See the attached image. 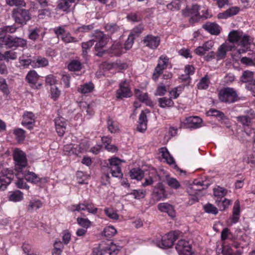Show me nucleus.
I'll return each mask as SVG.
<instances>
[{"label":"nucleus","instance_id":"f257e3e1","mask_svg":"<svg viewBox=\"0 0 255 255\" xmlns=\"http://www.w3.org/2000/svg\"><path fill=\"white\" fill-rule=\"evenodd\" d=\"M93 37H94V42H96L95 46V50L97 52L96 55L101 57L106 52L104 48L107 44L109 39L103 32L99 30H96L93 33Z\"/></svg>","mask_w":255,"mask_h":255},{"label":"nucleus","instance_id":"f03ea898","mask_svg":"<svg viewBox=\"0 0 255 255\" xmlns=\"http://www.w3.org/2000/svg\"><path fill=\"white\" fill-rule=\"evenodd\" d=\"M219 100L224 103H233L238 100L236 92L232 88L222 89L218 94Z\"/></svg>","mask_w":255,"mask_h":255},{"label":"nucleus","instance_id":"7ed1b4c3","mask_svg":"<svg viewBox=\"0 0 255 255\" xmlns=\"http://www.w3.org/2000/svg\"><path fill=\"white\" fill-rule=\"evenodd\" d=\"M12 16L16 23L22 25L26 24L31 19L29 11L19 7L13 9Z\"/></svg>","mask_w":255,"mask_h":255},{"label":"nucleus","instance_id":"20e7f679","mask_svg":"<svg viewBox=\"0 0 255 255\" xmlns=\"http://www.w3.org/2000/svg\"><path fill=\"white\" fill-rule=\"evenodd\" d=\"M13 156L15 163V169L20 172L27 164L26 155L22 150L16 149L13 152Z\"/></svg>","mask_w":255,"mask_h":255},{"label":"nucleus","instance_id":"39448f33","mask_svg":"<svg viewBox=\"0 0 255 255\" xmlns=\"http://www.w3.org/2000/svg\"><path fill=\"white\" fill-rule=\"evenodd\" d=\"M199 6L193 4L191 7H186L182 10V14L187 17H190L189 22L193 24L198 22L201 19L200 14L199 12Z\"/></svg>","mask_w":255,"mask_h":255},{"label":"nucleus","instance_id":"423d86ee","mask_svg":"<svg viewBox=\"0 0 255 255\" xmlns=\"http://www.w3.org/2000/svg\"><path fill=\"white\" fill-rule=\"evenodd\" d=\"M180 234V232L176 231L170 232L166 234L162 237L161 243L158 245L159 247L162 249L171 247L173 245V243L178 238Z\"/></svg>","mask_w":255,"mask_h":255},{"label":"nucleus","instance_id":"0eeeda50","mask_svg":"<svg viewBox=\"0 0 255 255\" xmlns=\"http://www.w3.org/2000/svg\"><path fill=\"white\" fill-rule=\"evenodd\" d=\"M109 168L113 176L121 178L123 176L120 165L122 160L117 157H114L109 159Z\"/></svg>","mask_w":255,"mask_h":255},{"label":"nucleus","instance_id":"6e6552de","mask_svg":"<svg viewBox=\"0 0 255 255\" xmlns=\"http://www.w3.org/2000/svg\"><path fill=\"white\" fill-rule=\"evenodd\" d=\"M144 45L150 49L155 50L157 48L160 43V38L158 36L148 34L142 40Z\"/></svg>","mask_w":255,"mask_h":255},{"label":"nucleus","instance_id":"1a4fd4ad","mask_svg":"<svg viewBox=\"0 0 255 255\" xmlns=\"http://www.w3.org/2000/svg\"><path fill=\"white\" fill-rule=\"evenodd\" d=\"M129 86V83L126 80L121 82L119 86L120 88L116 92V97L118 99H123L130 97L131 92Z\"/></svg>","mask_w":255,"mask_h":255},{"label":"nucleus","instance_id":"9d476101","mask_svg":"<svg viewBox=\"0 0 255 255\" xmlns=\"http://www.w3.org/2000/svg\"><path fill=\"white\" fill-rule=\"evenodd\" d=\"M168 61L169 59L166 56L162 55L159 57L158 63L155 68V72L152 75V78L154 80H157L162 71L167 67Z\"/></svg>","mask_w":255,"mask_h":255},{"label":"nucleus","instance_id":"9b49d317","mask_svg":"<svg viewBox=\"0 0 255 255\" xmlns=\"http://www.w3.org/2000/svg\"><path fill=\"white\" fill-rule=\"evenodd\" d=\"M176 249L179 255H191L192 254L190 244L184 240L178 241L176 246Z\"/></svg>","mask_w":255,"mask_h":255},{"label":"nucleus","instance_id":"f8f14e48","mask_svg":"<svg viewBox=\"0 0 255 255\" xmlns=\"http://www.w3.org/2000/svg\"><path fill=\"white\" fill-rule=\"evenodd\" d=\"M153 195L155 200L157 201H159L166 197L165 187L162 183L159 182L154 186Z\"/></svg>","mask_w":255,"mask_h":255},{"label":"nucleus","instance_id":"ddd939ff","mask_svg":"<svg viewBox=\"0 0 255 255\" xmlns=\"http://www.w3.org/2000/svg\"><path fill=\"white\" fill-rule=\"evenodd\" d=\"M55 128L59 136H62L66 130L67 126L66 120L62 117H58L54 120Z\"/></svg>","mask_w":255,"mask_h":255},{"label":"nucleus","instance_id":"4468645a","mask_svg":"<svg viewBox=\"0 0 255 255\" xmlns=\"http://www.w3.org/2000/svg\"><path fill=\"white\" fill-rule=\"evenodd\" d=\"M233 45H230L227 42L222 44L218 49L216 53L217 60L223 59L225 58L227 52L230 51L233 48Z\"/></svg>","mask_w":255,"mask_h":255},{"label":"nucleus","instance_id":"2eb2a0df","mask_svg":"<svg viewBox=\"0 0 255 255\" xmlns=\"http://www.w3.org/2000/svg\"><path fill=\"white\" fill-rule=\"evenodd\" d=\"M35 123V116L34 114L30 112H25L23 115V120L22 125L25 126L27 128L30 129L32 128V125Z\"/></svg>","mask_w":255,"mask_h":255},{"label":"nucleus","instance_id":"dca6fc26","mask_svg":"<svg viewBox=\"0 0 255 255\" xmlns=\"http://www.w3.org/2000/svg\"><path fill=\"white\" fill-rule=\"evenodd\" d=\"M149 112L148 110L142 111L139 117L138 125L137 127V130L140 132H144L147 128V118L146 113Z\"/></svg>","mask_w":255,"mask_h":255},{"label":"nucleus","instance_id":"f3484780","mask_svg":"<svg viewBox=\"0 0 255 255\" xmlns=\"http://www.w3.org/2000/svg\"><path fill=\"white\" fill-rule=\"evenodd\" d=\"M214 42L209 40L204 43L202 46L197 47L195 49V53L199 56L204 55L206 52L209 51L214 46Z\"/></svg>","mask_w":255,"mask_h":255},{"label":"nucleus","instance_id":"a211bd4d","mask_svg":"<svg viewBox=\"0 0 255 255\" xmlns=\"http://www.w3.org/2000/svg\"><path fill=\"white\" fill-rule=\"evenodd\" d=\"M76 0H60L57 4V7L66 12H70L72 9L73 4Z\"/></svg>","mask_w":255,"mask_h":255},{"label":"nucleus","instance_id":"6ab92c4d","mask_svg":"<svg viewBox=\"0 0 255 255\" xmlns=\"http://www.w3.org/2000/svg\"><path fill=\"white\" fill-rule=\"evenodd\" d=\"M15 37L10 35L0 37V45L1 46L5 45L8 48H12L15 46Z\"/></svg>","mask_w":255,"mask_h":255},{"label":"nucleus","instance_id":"aec40b11","mask_svg":"<svg viewBox=\"0 0 255 255\" xmlns=\"http://www.w3.org/2000/svg\"><path fill=\"white\" fill-rule=\"evenodd\" d=\"M158 209L162 212L166 213L171 217H175L173 207L167 203H161L158 205Z\"/></svg>","mask_w":255,"mask_h":255},{"label":"nucleus","instance_id":"412c9836","mask_svg":"<svg viewBox=\"0 0 255 255\" xmlns=\"http://www.w3.org/2000/svg\"><path fill=\"white\" fill-rule=\"evenodd\" d=\"M203 189L202 185L198 182L197 183H194L189 186L187 188V191L190 195L197 196Z\"/></svg>","mask_w":255,"mask_h":255},{"label":"nucleus","instance_id":"4be33fe9","mask_svg":"<svg viewBox=\"0 0 255 255\" xmlns=\"http://www.w3.org/2000/svg\"><path fill=\"white\" fill-rule=\"evenodd\" d=\"M202 27L212 35H217L220 33L219 26L215 23L207 22Z\"/></svg>","mask_w":255,"mask_h":255},{"label":"nucleus","instance_id":"5701e85b","mask_svg":"<svg viewBox=\"0 0 255 255\" xmlns=\"http://www.w3.org/2000/svg\"><path fill=\"white\" fill-rule=\"evenodd\" d=\"M239 11L238 7H232L225 11L223 12L219 13L218 17L220 19H226L229 17L237 14Z\"/></svg>","mask_w":255,"mask_h":255},{"label":"nucleus","instance_id":"b1692460","mask_svg":"<svg viewBox=\"0 0 255 255\" xmlns=\"http://www.w3.org/2000/svg\"><path fill=\"white\" fill-rule=\"evenodd\" d=\"M14 177V173L12 169L9 168L3 169L0 173V178L7 181V183H11Z\"/></svg>","mask_w":255,"mask_h":255},{"label":"nucleus","instance_id":"393cba45","mask_svg":"<svg viewBox=\"0 0 255 255\" xmlns=\"http://www.w3.org/2000/svg\"><path fill=\"white\" fill-rule=\"evenodd\" d=\"M240 214V202L238 200L235 202L233 210V215L231 219L232 223L235 224L239 221Z\"/></svg>","mask_w":255,"mask_h":255},{"label":"nucleus","instance_id":"a878e982","mask_svg":"<svg viewBox=\"0 0 255 255\" xmlns=\"http://www.w3.org/2000/svg\"><path fill=\"white\" fill-rule=\"evenodd\" d=\"M89 145L87 142H82L79 145H74L71 147L72 152L76 155L84 152L88 149Z\"/></svg>","mask_w":255,"mask_h":255},{"label":"nucleus","instance_id":"bb28decb","mask_svg":"<svg viewBox=\"0 0 255 255\" xmlns=\"http://www.w3.org/2000/svg\"><path fill=\"white\" fill-rule=\"evenodd\" d=\"M42 206L41 201L38 199H32L29 202L27 206V210L28 212H31L33 210L40 208Z\"/></svg>","mask_w":255,"mask_h":255},{"label":"nucleus","instance_id":"cd10ccee","mask_svg":"<svg viewBox=\"0 0 255 255\" xmlns=\"http://www.w3.org/2000/svg\"><path fill=\"white\" fill-rule=\"evenodd\" d=\"M166 184L172 189H178L181 187L179 182L175 178L166 176Z\"/></svg>","mask_w":255,"mask_h":255},{"label":"nucleus","instance_id":"c85d7f7f","mask_svg":"<svg viewBox=\"0 0 255 255\" xmlns=\"http://www.w3.org/2000/svg\"><path fill=\"white\" fill-rule=\"evenodd\" d=\"M160 152L162 157L165 159L169 164H174L175 161L172 156H171L167 149L166 147H162L160 149Z\"/></svg>","mask_w":255,"mask_h":255},{"label":"nucleus","instance_id":"c756f323","mask_svg":"<svg viewBox=\"0 0 255 255\" xmlns=\"http://www.w3.org/2000/svg\"><path fill=\"white\" fill-rule=\"evenodd\" d=\"M17 53L15 51L10 50L5 51L4 54L0 55V60L8 61L9 60H15L17 58Z\"/></svg>","mask_w":255,"mask_h":255},{"label":"nucleus","instance_id":"7c9ffc66","mask_svg":"<svg viewBox=\"0 0 255 255\" xmlns=\"http://www.w3.org/2000/svg\"><path fill=\"white\" fill-rule=\"evenodd\" d=\"M23 198V193L19 190H16L11 192L8 197V200L14 202L20 201Z\"/></svg>","mask_w":255,"mask_h":255},{"label":"nucleus","instance_id":"2f4dec72","mask_svg":"<svg viewBox=\"0 0 255 255\" xmlns=\"http://www.w3.org/2000/svg\"><path fill=\"white\" fill-rule=\"evenodd\" d=\"M107 127L108 130L111 133H117L119 131V128L117 122L112 120L110 117L107 120Z\"/></svg>","mask_w":255,"mask_h":255},{"label":"nucleus","instance_id":"473e14b6","mask_svg":"<svg viewBox=\"0 0 255 255\" xmlns=\"http://www.w3.org/2000/svg\"><path fill=\"white\" fill-rule=\"evenodd\" d=\"M124 48L122 47L121 44L119 42H115L111 47V53L116 56H119L125 52Z\"/></svg>","mask_w":255,"mask_h":255},{"label":"nucleus","instance_id":"72a5a7b5","mask_svg":"<svg viewBox=\"0 0 255 255\" xmlns=\"http://www.w3.org/2000/svg\"><path fill=\"white\" fill-rule=\"evenodd\" d=\"M187 122L190 124L191 127L193 128H196L200 127L202 120L198 117H190L187 119Z\"/></svg>","mask_w":255,"mask_h":255},{"label":"nucleus","instance_id":"f704fd0d","mask_svg":"<svg viewBox=\"0 0 255 255\" xmlns=\"http://www.w3.org/2000/svg\"><path fill=\"white\" fill-rule=\"evenodd\" d=\"M150 176L145 179V181L142 183V186L144 187L151 185L157 178V175L156 170L152 169L151 170Z\"/></svg>","mask_w":255,"mask_h":255},{"label":"nucleus","instance_id":"c9c22d12","mask_svg":"<svg viewBox=\"0 0 255 255\" xmlns=\"http://www.w3.org/2000/svg\"><path fill=\"white\" fill-rule=\"evenodd\" d=\"M241 39V35L239 32L236 30L231 31L228 35V40L232 43H238Z\"/></svg>","mask_w":255,"mask_h":255},{"label":"nucleus","instance_id":"e433bc0d","mask_svg":"<svg viewBox=\"0 0 255 255\" xmlns=\"http://www.w3.org/2000/svg\"><path fill=\"white\" fill-rule=\"evenodd\" d=\"M94 86L92 83L84 84L81 85L78 91L83 94H87L92 92L94 89Z\"/></svg>","mask_w":255,"mask_h":255},{"label":"nucleus","instance_id":"4c0bfd02","mask_svg":"<svg viewBox=\"0 0 255 255\" xmlns=\"http://www.w3.org/2000/svg\"><path fill=\"white\" fill-rule=\"evenodd\" d=\"M24 178L26 180L33 183H36L40 181V178L33 172H27L24 175Z\"/></svg>","mask_w":255,"mask_h":255},{"label":"nucleus","instance_id":"58836bf2","mask_svg":"<svg viewBox=\"0 0 255 255\" xmlns=\"http://www.w3.org/2000/svg\"><path fill=\"white\" fill-rule=\"evenodd\" d=\"M143 176L142 170L139 168H133L130 171V176L131 179L137 180H141Z\"/></svg>","mask_w":255,"mask_h":255},{"label":"nucleus","instance_id":"ea45409f","mask_svg":"<svg viewBox=\"0 0 255 255\" xmlns=\"http://www.w3.org/2000/svg\"><path fill=\"white\" fill-rule=\"evenodd\" d=\"M207 115L208 116H214L217 117L220 120H223L226 118L224 114L216 109H211L207 112Z\"/></svg>","mask_w":255,"mask_h":255},{"label":"nucleus","instance_id":"a19ab883","mask_svg":"<svg viewBox=\"0 0 255 255\" xmlns=\"http://www.w3.org/2000/svg\"><path fill=\"white\" fill-rule=\"evenodd\" d=\"M38 75L34 70H30L27 74L26 79L29 83L35 84L38 79Z\"/></svg>","mask_w":255,"mask_h":255},{"label":"nucleus","instance_id":"79ce46f5","mask_svg":"<svg viewBox=\"0 0 255 255\" xmlns=\"http://www.w3.org/2000/svg\"><path fill=\"white\" fill-rule=\"evenodd\" d=\"M159 106L161 108H164L166 107H172L174 103L170 98L163 97L158 99Z\"/></svg>","mask_w":255,"mask_h":255},{"label":"nucleus","instance_id":"37998d69","mask_svg":"<svg viewBox=\"0 0 255 255\" xmlns=\"http://www.w3.org/2000/svg\"><path fill=\"white\" fill-rule=\"evenodd\" d=\"M68 68L70 71H78L82 68L81 63L76 60H73L69 64Z\"/></svg>","mask_w":255,"mask_h":255},{"label":"nucleus","instance_id":"c03bdc74","mask_svg":"<svg viewBox=\"0 0 255 255\" xmlns=\"http://www.w3.org/2000/svg\"><path fill=\"white\" fill-rule=\"evenodd\" d=\"M216 202L219 210L220 211H224L229 207L231 203V201L225 198L223 200L221 199L217 200Z\"/></svg>","mask_w":255,"mask_h":255},{"label":"nucleus","instance_id":"a18cd8bd","mask_svg":"<svg viewBox=\"0 0 255 255\" xmlns=\"http://www.w3.org/2000/svg\"><path fill=\"white\" fill-rule=\"evenodd\" d=\"M105 28L107 31L111 34L118 32L120 29V27L114 23H107L105 25Z\"/></svg>","mask_w":255,"mask_h":255},{"label":"nucleus","instance_id":"49530a36","mask_svg":"<svg viewBox=\"0 0 255 255\" xmlns=\"http://www.w3.org/2000/svg\"><path fill=\"white\" fill-rule=\"evenodd\" d=\"M209 78L207 75H205L199 81L197 85L198 88L200 90L206 89L209 87Z\"/></svg>","mask_w":255,"mask_h":255},{"label":"nucleus","instance_id":"de8ad7c7","mask_svg":"<svg viewBox=\"0 0 255 255\" xmlns=\"http://www.w3.org/2000/svg\"><path fill=\"white\" fill-rule=\"evenodd\" d=\"M253 78V72L248 70L245 71L240 78L242 82L246 83L252 81Z\"/></svg>","mask_w":255,"mask_h":255},{"label":"nucleus","instance_id":"09e8293b","mask_svg":"<svg viewBox=\"0 0 255 255\" xmlns=\"http://www.w3.org/2000/svg\"><path fill=\"white\" fill-rule=\"evenodd\" d=\"M227 190L222 187H218L214 189V195L217 197L218 199H222L227 194Z\"/></svg>","mask_w":255,"mask_h":255},{"label":"nucleus","instance_id":"8fccbe9b","mask_svg":"<svg viewBox=\"0 0 255 255\" xmlns=\"http://www.w3.org/2000/svg\"><path fill=\"white\" fill-rule=\"evenodd\" d=\"M135 96L140 101L145 102L147 104L149 102L148 95L146 93H142L139 90L135 91Z\"/></svg>","mask_w":255,"mask_h":255},{"label":"nucleus","instance_id":"3c124183","mask_svg":"<svg viewBox=\"0 0 255 255\" xmlns=\"http://www.w3.org/2000/svg\"><path fill=\"white\" fill-rule=\"evenodd\" d=\"M61 39L62 40L66 43H76L78 42V40L74 37L71 36V34L69 32L66 33L63 35L61 36Z\"/></svg>","mask_w":255,"mask_h":255},{"label":"nucleus","instance_id":"603ef678","mask_svg":"<svg viewBox=\"0 0 255 255\" xmlns=\"http://www.w3.org/2000/svg\"><path fill=\"white\" fill-rule=\"evenodd\" d=\"M29 34L28 37L30 39L32 40H36L39 36V32L40 29L38 28H35L34 29H30L28 30Z\"/></svg>","mask_w":255,"mask_h":255},{"label":"nucleus","instance_id":"864d4df0","mask_svg":"<svg viewBox=\"0 0 255 255\" xmlns=\"http://www.w3.org/2000/svg\"><path fill=\"white\" fill-rule=\"evenodd\" d=\"M104 212L106 215L111 219L118 220L119 219V215L117 212L112 208H105L104 209Z\"/></svg>","mask_w":255,"mask_h":255},{"label":"nucleus","instance_id":"5fc2aeb1","mask_svg":"<svg viewBox=\"0 0 255 255\" xmlns=\"http://www.w3.org/2000/svg\"><path fill=\"white\" fill-rule=\"evenodd\" d=\"M117 233L116 229L113 226H108L105 228L104 235L107 238H112Z\"/></svg>","mask_w":255,"mask_h":255},{"label":"nucleus","instance_id":"6e6d98bb","mask_svg":"<svg viewBox=\"0 0 255 255\" xmlns=\"http://www.w3.org/2000/svg\"><path fill=\"white\" fill-rule=\"evenodd\" d=\"M94 28V24H91L89 25H83L82 26L78 27L76 30L75 32L78 33V32H88L90 31L91 30H93Z\"/></svg>","mask_w":255,"mask_h":255},{"label":"nucleus","instance_id":"4d7b16f0","mask_svg":"<svg viewBox=\"0 0 255 255\" xmlns=\"http://www.w3.org/2000/svg\"><path fill=\"white\" fill-rule=\"evenodd\" d=\"M78 224L81 227L86 228H88L91 224V222L88 219L83 218H78L77 219Z\"/></svg>","mask_w":255,"mask_h":255},{"label":"nucleus","instance_id":"13d9d810","mask_svg":"<svg viewBox=\"0 0 255 255\" xmlns=\"http://www.w3.org/2000/svg\"><path fill=\"white\" fill-rule=\"evenodd\" d=\"M236 119L238 122L245 126H249L251 123L249 118L246 115L238 116Z\"/></svg>","mask_w":255,"mask_h":255},{"label":"nucleus","instance_id":"bf43d9fd","mask_svg":"<svg viewBox=\"0 0 255 255\" xmlns=\"http://www.w3.org/2000/svg\"><path fill=\"white\" fill-rule=\"evenodd\" d=\"M48 65V61L46 58L43 57H39L36 59L34 65L33 66L34 67H40L46 66Z\"/></svg>","mask_w":255,"mask_h":255},{"label":"nucleus","instance_id":"052dcab7","mask_svg":"<svg viewBox=\"0 0 255 255\" xmlns=\"http://www.w3.org/2000/svg\"><path fill=\"white\" fill-rule=\"evenodd\" d=\"M14 133L18 141L24 140L25 138V131L21 128H17L14 130Z\"/></svg>","mask_w":255,"mask_h":255},{"label":"nucleus","instance_id":"680f3d73","mask_svg":"<svg viewBox=\"0 0 255 255\" xmlns=\"http://www.w3.org/2000/svg\"><path fill=\"white\" fill-rule=\"evenodd\" d=\"M241 62L247 66H255L252 56L251 57H243L241 59Z\"/></svg>","mask_w":255,"mask_h":255},{"label":"nucleus","instance_id":"e2e57ef3","mask_svg":"<svg viewBox=\"0 0 255 255\" xmlns=\"http://www.w3.org/2000/svg\"><path fill=\"white\" fill-rule=\"evenodd\" d=\"M19 63L20 66L23 68H27L31 63V60L29 58H26L25 56L23 55L19 57Z\"/></svg>","mask_w":255,"mask_h":255},{"label":"nucleus","instance_id":"0e129e2a","mask_svg":"<svg viewBox=\"0 0 255 255\" xmlns=\"http://www.w3.org/2000/svg\"><path fill=\"white\" fill-rule=\"evenodd\" d=\"M204 210L208 213H212L213 214H217L218 213V209L212 204L208 203L204 206Z\"/></svg>","mask_w":255,"mask_h":255},{"label":"nucleus","instance_id":"69168bd1","mask_svg":"<svg viewBox=\"0 0 255 255\" xmlns=\"http://www.w3.org/2000/svg\"><path fill=\"white\" fill-rule=\"evenodd\" d=\"M130 194L132 195L135 199H139L144 197L145 192L141 189L133 190Z\"/></svg>","mask_w":255,"mask_h":255},{"label":"nucleus","instance_id":"338daca9","mask_svg":"<svg viewBox=\"0 0 255 255\" xmlns=\"http://www.w3.org/2000/svg\"><path fill=\"white\" fill-rule=\"evenodd\" d=\"M167 91L165 86L163 84L159 85L155 93L156 96H163Z\"/></svg>","mask_w":255,"mask_h":255},{"label":"nucleus","instance_id":"774afa93","mask_svg":"<svg viewBox=\"0 0 255 255\" xmlns=\"http://www.w3.org/2000/svg\"><path fill=\"white\" fill-rule=\"evenodd\" d=\"M143 30V27L139 25L138 26L133 28L129 35H132L134 38L138 36Z\"/></svg>","mask_w":255,"mask_h":255}]
</instances>
